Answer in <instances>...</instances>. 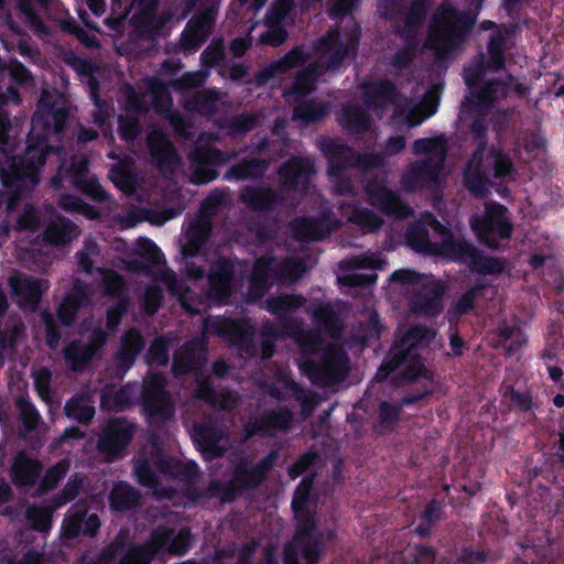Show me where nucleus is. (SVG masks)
<instances>
[{"instance_id": "nucleus-1", "label": "nucleus", "mask_w": 564, "mask_h": 564, "mask_svg": "<svg viewBox=\"0 0 564 564\" xmlns=\"http://www.w3.org/2000/svg\"><path fill=\"white\" fill-rule=\"evenodd\" d=\"M69 117V109L57 98L47 91L41 94L23 153L3 151L0 155V181L10 192L9 207L30 197L40 184L47 156L62 150Z\"/></svg>"}, {"instance_id": "nucleus-2", "label": "nucleus", "mask_w": 564, "mask_h": 564, "mask_svg": "<svg viewBox=\"0 0 564 564\" xmlns=\"http://www.w3.org/2000/svg\"><path fill=\"white\" fill-rule=\"evenodd\" d=\"M278 457V449H271L254 464L246 456L239 457L232 466L229 480H210L203 497L218 498L221 503H231L245 492L257 490L267 480Z\"/></svg>"}, {"instance_id": "nucleus-3", "label": "nucleus", "mask_w": 564, "mask_h": 564, "mask_svg": "<svg viewBox=\"0 0 564 564\" xmlns=\"http://www.w3.org/2000/svg\"><path fill=\"white\" fill-rule=\"evenodd\" d=\"M476 17L444 2L434 12L429 30L430 43L438 48L456 50L468 39Z\"/></svg>"}, {"instance_id": "nucleus-4", "label": "nucleus", "mask_w": 564, "mask_h": 564, "mask_svg": "<svg viewBox=\"0 0 564 564\" xmlns=\"http://www.w3.org/2000/svg\"><path fill=\"white\" fill-rule=\"evenodd\" d=\"M360 40L361 26L354 18L343 26H330L315 44V48L321 55H328L326 58L319 57L323 68L325 70L335 72L338 70L346 61L356 59Z\"/></svg>"}, {"instance_id": "nucleus-5", "label": "nucleus", "mask_w": 564, "mask_h": 564, "mask_svg": "<svg viewBox=\"0 0 564 564\" xmlns=\"http://www.w3.org/2000/svg\"><path fill=\"white\" fill-rule=\"evenodd\" d=\"M509 209L498 203L485 204L482 214H473L469 227L477 241L492 251H502L513 232V224L508 218Z\"/></svg>"}, {"instance_id": "nucleus-6", "label": "nucleus", "mask_w": 564, "mask_h": 564, "mask_svg": "<svg viewBox=\"0 0 564 564\" xmlns=\"http://www.w3.org/2000/svg\"><path fill=\"white\" fill-rule=\"evenodd\" d=\"M436 257L454 263L466 264L471 272L481 275H498L506 269L503 258L487 256L473 242L455 236L438 242Z\"/></svg>"}, {"instance_id": "nucleus-7", "label": "nucleus", "mask_w": 564, "mask_h": 564, "mask_svg": "<svg viewBox=\"0 0 564 564\" xmlns=\"http://www.w3.org/2000/svg\"><path fill=\"white\" fill-rule=\"evenodd\" d=\"M349 362V356L343 347L329 344L318 359H307L303 362V371L312 383L326 388L347 378Z\"/></svg>"}, {"instance_id": "nucleus-8", "label": "nucleus", "mask_w": 564, "mask_h": 564, "mask_svg": "<svg viewBox=\"0 0 564 564\" xmlns=\"http://www.w3.org/2000/svg\"><path fill=\"white\" fill-rule=\"evenodd\" d=\"M321 151L330 162V173L341 175L344 171L357 167L362 171H371L383 166L382 153H358L350 145L336 139H327L321 142Z\"/></svg>"}, {"instance_id": "nucleus-9", "label": "nucleus", "mask_w": 564, "mask_h": 564, "mask_svg": "<svg viewBox=\"0 0 564 564\" xmlns=\"http://www.w3.org/2000/svg\"><path fill=\"white\" fill-rule=\"evenodd\" d=\"M135 424L124 416H113L100 426L96 448L107 463L126 455L135 434Z\"/></svg>"}, {"instance_id": "nucleus-10", "label": "nucleus", "mask_w": 564, "mask_h": 564, "mask_svg": "<svg viewBox=\"0 0 564 564\" xmlns=\"http://www.w3.org/2000/svg\"><path fill=\"white\" fill-rule=\"evenodd\" d=\"M238 279L234 261L226 257H218L209 264L207 285L204 291L209 304L215 306L228 305L237 293Z\"/></svg>"}, {"instance_id": "nucleus-11", "label": "nucleus", "mask_w": 564, "mask_h": 564, "mask_svg": "<svg viewBox=\"0 0 564 564\" xmlns=\"http://www.w3.org/2000/svg\"><path fill=\"white\" fill-rule=\"evenodd\" d=\"M323 539L315 534V525L307 520L301 530H296L292 542L283 550V564H318L323 554Z\"/></svg>"}, {"instance_id": "nucleus-12", "label": "nucleus", "mask_w": 564, "mask_h": 564, "mask_svg": "<svg viewBox=\"0 0 564 564\" xmlns=\"http://www.w3.org/2000/svg\"><path fill=\"white\" fill-rule=\"evenodd\" d=\"M235 156V152H225L209 144L195 145L188 154L193 167V183L203 185L216 180L219 175L216 167Z\"/></svg>"}, {"instance_id": "nucleus-13", "label": "nucleus", "mask_w": 564, "mask_h": 564, "mask_svg": "<svg viewBox=\"0 0 564 564\" xmlns=\"http://www.w3.org/2000/svg\"><path fill=\"white\" fill-rule=\"evenodd\" d=\"M160 2L161 0H131L122 18L134 8L135 11L130 19L131 25L140 35L155 39L162 34L166 23L172 19L169 12L158 13Z\"/></svg>"}, {"instance_id": "nucleus-14", "label": "nucleus", "mask_w": 564, "mask_h": 564, "mask_svg": "<svg viewBox=\"0 0 564 564\" xmlns=\"http://www.w3.org/2000/svg\"><path fill=\"white\" fill-rule=\"evenodd\" d=\"M365 193L369 205L386 216L403 219L413 214L412 208L401 196L387 186L384 177L369 180L365 185Z\"/></svg>"}, {"instance_id": "nucleus-15", "label": "nucleus", "mask_w": 564, "mask_h": 564, "mask_svg": "<svg viewBox=\"0 0 564 564\" xmlns=\"http://www.w3.org/2000/svg\"><path fill=\"white\" fill-rule=\"evenodd\" d=\"M444 167L443 159L429 156L412 162L403 172L400 185L405 193L430 189L438 183L440 173Z\"/></svg>"}, {"instance_id": "nucleus-16", "label": "nucleus", "mask_w": 564, "mask_h": 564, "mask_svg": "<svg viewBox=\"0 0 564 564\" xmlns=\"http://www.w3.org/2000/svg\"><path fill=\"white\" fill-rule=\"evenodd\" d=\"M11 297L20 308L35 311L48 290V281L21 273L19 271L10 275L8 280Z\"/></svg>"}, {"instance_id": "nucleus-17", "label": "nucleus", "mask_w": 564, "mask_h": 564, "mask_svg": "<svg viewBox=\"0 0 564 564\" xmlns=\"http://www.w3.org/2000/svg\"><path fill=\"white\" fill-rule=\"evenodd\" d=\"M445 289L443 281L432 278L427 279L413 293L410 301L411 311L421 316H438L443 311Z\"/></svg>"}, {"instance_id": "nucleus-18", "label": "nucleus", "mask_w": 564, "mask_h": 564, "mask_svg": "<svg viewBox=\"0 0 564 564\" xmlns=\"http://www.w3.org/2000/svg\"><path fill=\"white\" fill-rule=\"evenodd\" d=\"M338 220L332 212L323 213L319 217L302 216L291 224L295 240L301 242L322 241L337 227Z\"/></svg>"}, {"instance_id": "nucleus-19", "label": "nucleus", "mask_w": 564, "mask_h": 564, "mask_svg": "<svg viewBox=\"0 0 564 564\" xmlns=\"http://www.w3.org/2000/svg\"><path fill=\"white\" fill-rule=\"evenodd\" d=\"M294 415L288 406L263 411L253 421L245 426L247 438L253 436L271 437L278 431H288L291 427Z\"/></svg>"}, {"instance_id": "nucleus-20", "label": "nucleus", "mask_w": 564, "mask_h": 564, "mask_svg": "<svg viewBox=\"0 0 564 564\" xmlns=\"http://www.w3.org/2000/svg\"><path fill=\"white\" fill-rule=\"evenodd\" d=\"M151 542L161 554L183 556L191 550L194 535L187 527L175 531L173 528L159 525L151 531Z\"/></svg>"}, {"instance_id": "nucleus-21", "label": "nucleus", "mask_w": 564, "mask_h": 564, "mask_svg": "<svg viewBox=\"0 0 564 564\" xmlns=\"http://www.w3.org/2000/svg\"><path fill=\"white\" fill-rule=\"evenodd\" d=\"M217 9L210 6L194 14L181 34V44L185 50H198L212 35L216 21Z\"/></svg>"}, {"instance_id": "nucleus-22", "label": "nucleus", "mask_w": 564, "mask_h": 564, "mask_svg": "<svg viewBox=\"0 0 564 564\" xmlns=\"http://www.w3.org/2000/svg\"><path fill=\"white\" fill-rule=\"evenodd\" d=\"M207 346L202 339L186 341L174 354L172 364L173 375L181 377L202 371L207 364Z\"/></svg>"}, {"instance_id": "nucleus-23", "label": "nucleus", "mask_w": 564, "mask_h": 564, "mask_svg": "<svg viewBox=\"0 0 564 564\" xmlns=\"http://www.w3.org/2000/svg\"><path fill=\"white\" fill-rule=\"evenodd\" d=\"M149 154L162 172H174L181 164V156L174 144L162 130H153L147 135Z\"/></svg>"}, {"instance_id": "nucleus-24", "label": "nucleus", "mask_w": 564, "mask_h": 564, "mask_svg": "<svg viewBox=\"0 0 564 564\" xmlns=\"http://www.w3.org/2000/svg\"><path fill=\"white\" fill-rule=\"evenodd\" d=\"M240 200L254 213H272L284 203L283 194L270 186L247 185L240 191Z\"/></svg>"}, {"instance_id": "nucleus-25", "label": "nucleus", "mask_w": 564, "mask_h": 564, "mask_svg": "<svg viewBox=\"0 0 564 564\" xmlns=\"http://www.w3.org/2000/svg\"><path fill=\"white\" fill-rule=\"evenodd\" d=\"M501 404L509 412L522 414L523 417L536 419L535 412L540 408V401L533 397L530 389L519 390L513 384L502 383L499 388Z\"/></svg>"}, {"instance_id": "nucleus-26", "label": "nucleus", "mask_w": 564, "mask_h": 564, "mask_svg": "<svg viewBox=\"0 0 564 564\" xmlns=\"http://www.w3.org/2000/svg\"><path fill=\"white\" fill-rule=\"evenodd\" d=\"M215 330L238 350L253 349L254 327L247 321L225 318L215 325Z\"/></svg>"}, {"instance_id": "nucleus-27", "label": "nucleus", "mask_w": 564, "mask_h": 564, "mask_svg": "<svg viewBox=\"0 0 564 564\" xmlns=\"http://www.w3.org/2000/svg\"><path fill=\"white\" fill-rule=\"evenodd\" d=\"M399 96L397 85L389 78L367 80L362 85V99L369 109L383 110Z\"/></svg>"}, {"instance_id": "nucleus-28", "label": "nucleus", "mask_w": 564, "mask_h": 564, "mask_svg": "<svg viewBox=\"0 0 564 564\" xmlns=\"http://www.w3.org/2000/svg\"><path fill=\"white\" fill-rule=\"evenodd\" d=\"M194 442L205 460H213L225 455L226 448L220 445L224 432L216 425L197 424L194 426Z\"/></svg>"}, {"instance_id": "nucleus-29", "label": "nucleus", "mask_w": 564, "mask_h": 564, "mask_svg": "<svg viewBox=\"0 0 564 564\" xmlns=\"http://www.w3.org/2000/svg\"><path fill=\"white\" fill-rule=\"evenodd\" d=\"M306 299L301 294H281L267 300V310L276 315L279 324L285 330H299V324L288 316L304 306Z\"/></svg>"}, {"instance_id": "nucleus-30", "label": "nucleus", "mask_w": 564, "mask_h": 564, "mask_svg": "<svg viewBox=\"0 0 564 564\" xmlns=\"http://www.w3.org/2000/svg\"><path fill=\"white\" fill-rule=\"evenodd\" d=\"M42 470L43 465L39 459L20 452L11 467L12 482L19 489H30L37 482Z\"/></svg>"}, {"instance_id": "nucleus-31", "label": "nucleus", "mask_w": 564, "mask_h": 564, "mask_svg": "<svg viewBox=\"0 0 564 564\" xmlns=\"http://www.w3.org/2000/svg\"><path fill=\"white\" fill-rule=\"evenodd\" d=\"M497 558L490 550H474L471 546L457 549L455 543H449L440 555L437 564H487L496 562Z\"/></svg>"}, {"instance_id": "nucleus-32", "label": "nucleus", "mask_w": 564, "mask_h": 564, "mask_svg": "<svg viewBox=\"0 0 564 564\" xmlns=\"http://www.w3.org/2000/svg\"><path fill=\"white\" fill-rule=\"evenodd\" d=\"M315 479V474H311L305 476L300 484L296 486L292 501L291 509L294 513V517L300 521L296 530H301L307 520H311L315 525V534H319L317 532V523L315 519V513L312 512L308 507L310 496L313 489V484Z\"/></svg>"}, {"instance_id": "nucleus-33", "label": "nucleus", "mask_w": 564, "mask_h": 564, "mask_svg": "<svg viewBox=\"0 0 564 564\" xmlns=\"http://www.w3.org/2000/svg\"><path fill=\"white\" fill-rule=\"evenodd\" d=\"M141 492L126 480H117L108 494L109 508L115 513L130 511L141 503Z\"/></svg>"}, {"instance_id": "nucleus-34", "label": "nucleus", "mask_w": 564, "mask_h": 564, "mask_svg": "<svg viewBox=\"0 0 564 564\" xmlns=\"http://www.w3.org/2000/svg\"><path fill=\"white\" fill-rule=\"evenodd\" d=\"M145 341L137 328H130L123 333L120 339V347L115 355V361L119 369L129 370L144 348Z\"/></svg>"}, {"instance_id": "nucleus-35", "label": "nucleus", "mask_w": 564, "mask_h": 564, "mask_svg": "<svg viewBox=\"0 0 564 564\" xmlns=\"http://www.w3.org/2000/svg\"><path fill=\"white\" fill-rule=\"evenodd\" d=\"M315 172L314 163L301 156H293L279 167L282 185L288 191H295L302 177H308Z\"/></svg>"}, {"instance_id": "nucleus-36", "label": "nucleus", "mask_w": 564, "mask_h": 564, "mask_svg": "<svg viewBox=\"0 0 564 564\" xmlns=\"http://www.w3.org/2000/svg\"><path fill=\"white\" fill-rule=\"evenodd\" d=\"M195 397L210 408L221 411H231L237 406L234 393L229 390L217 391L208 377L197 381Z\"/></svg>"}, {"instance_id": "nucleus-37", "label": "nucleus", "mask_w": 564, "mask_h": 564, "mask_svg": "<svg viewBox=\"0 0 564 564\" xmlns=\"http://www.w3.org/2000/svg\"><path fill=\"white\" fill-rule=\"evenodd\" d=\"M517 24H501L499 31L489 37L487 44L488 59L486 67L492 72H499L506 66L505 47L507 37L514 33Z\"/></svg>"}, {"instance_id": "nucleus-38", "label": "nucleus", "mask_w": 564, "mask_h": 564, "mask_svg": "<svg viewBox=\"0 0 564 564\" xmlns=\"http://www.w3.org/2000/svg\"><path fill=\"white\" fill-rule=\"evenodd\" d=\"M429 9V0L411 1L403 19V26L398 32L402 40H416L419 32L426 21Z\"/></svg>"}, {"instance_id": "nucleus-39", "label": "nucleus", "mask_w": 564, "mask_h": 564, "mask_svg": "<svg viewBox=\"0 0 564 564\" xmlns=\"http://www.w3.org/2000/svg\"><path fill=\"white\" fill-rule=\"evenodd\" d=\"M270 159H242L231 165L224 174L226 181H247L262 178L269 169Z\"/></svg>"}, {"instance_id": "nucleus-40", "label": "nucleus", "mask_w": 564, "mask_h": 564, "mask_svg": "<svg viewBox=\"0 0 564 564\" xmlns=\"http://www.w3.org/2000/svg\"><path fill=\"white\" fill-rule=\"evenodd\" d=\"M141 247L140 258L130 260L128 269L133 273L150 275L155 268L165 262L164 254L151 239L145 238Z\"/></svg>"}, {"instance_id": "nucleus-41", "label": "nucleus", "mask_w": 564, "mask_h": 564, "mask_svg": "<svg viewBox=\"0 0 564 564\" xmlns=\"http://www.w3.org/2000/svg\"><path fill=\"white\" fill-rule=\"evenodd\" d=\"M77 226L66 217H57L47 224L42 239L52 246H64L77 235Z\"/></svg>"}, {"instance_id": "nucleus-42", "label": "nucleus", "mask_w": 564, "mask_h": 564, "mask_svg": "<svg viewBox=\"0 0 564 564\" xmlns=\"http://www.w3.org/2000/svg\"><path fill=\"white\" fill-rule=\"evenodd\" d=\"M474 99H467L465 106H477L490 109L502 97L506 96V85L499 79H489L473 91Z\"/></svg>"}, {"instance_id": "nucleus-43", "label": "nucleus", "mask_w": 564, "mask_h": 564, "mask_svg": "<svg viewBox=\"0 0 564 564\" xmlns=\"http://www.w3.org/2000/svg\"><path fill=\"white\" fill-rule=\"evenodd\" d=\"M66 366L76 373L83 372L96 358L80 339H73L63 349Z\"/></svg>"}, {"instance_id": "nucleus-44", "label": "nucleus", "mask_w": 564, "mask_h": 564, "mask_svg": "<svg viewBox=\"0 0 564 564\" xmlns=\"http://www.w3.org/2000/svg\"><path fill=\"white\" fill-rule=\"evenodd\" d=\"M487 288L488 283L486 281L477 280L459 297L456 299L448 310V315L453 318H459L471 313L475 308L477 299L484 295Z\"/></svg>"}, {"instance_id": "nucleus-45", "label": "nucleus", "mask_w": 564, "mask_h": 564, "mask_svg": "<svg viewBox=\"0 0 564 564\" xmlns=\"http://www.w3.org/2000/svg\"><path fill=\"white\" fill-rule=\"evenodd\" d=\"M64 413L68 419L75 420L79 424L89 425L95 417L96 409L88 395L78 393L66 401Z\"/></svg>"}, {"instance_id": "nucleus-46", "label": "nucleus", "mask_w": 564, "mask_h": 564, "mask_svg": "<svg viewBox=\"0 0 564 564\" xmlns=\"http://www.w3.org/2000/svg\"><path fill=\"white\" fill-rule=\"evenodd\" d=\"M142 409L150 419H169L173 414L170 393H141Z\"/></svg>"}, {"instance_id": "nucleus-47", "label": "nucleus", "mask_w": 564, "mask_h": 564, "mask_svg": "<svg viewBox=\"0 0 564 564\" xmlns=\"http://www.w3.org/2000/svg\"><path fill=\"white\" fill-rule=\"evenodd\" d=\"M410 356L411 354L408 351V348L394 341L375 375L376 381H386L391 373L408 362Z\"/></svg>"}, {"instance_id": "nucleus-48", "label": "nucleus", "mask_w": 564, "mask_h": 564, "mask_svg": "<svg viewBox=\"0 0 564 564\" xmlns=\"http://www.w3.org/2000/svg\"><path fill=\"white\" fill-rule=\"evenodd\" d=\"M161 554L151 542V534L143 544L131 542L128 544L124 555L119 564H151L156 555Z\"/></svg>"}, {"instance_id": "nucleus-49", "label": "nucleus", "mask_w": 564, "mask_h": 564, "mask_svg": "<svg viewBox=\"0 0 564 564\" xmlns=\"http://www.w3.org/2000/svg\"><path fill=\"white\" fill-rule=\"evenodd\" d=\"M339 124L351 134L365 133L370 129L369 116L357 106H347L343 109Z\"/></svg>"}, {"instance_id": "nucleus-50", "label": "nucleus", "mask_w": 564, "mask_h": 564, "mask_svg": "<svg viewBox=\"0 0 564 564\" xmlns=\"http://www.w3.org/2000/svg\"><path fill=\"white\" fill-rule=\"evenodd\" d=\"M420 378L433 379L432 372L425 367L419 354H411L404 369L393 378L395 386L414 383Z\"/></svg>"}, {"instance_id": "nucleus-51", "label": "nucleus", "mask_w": 564, "mask_h": 564, "mask_svg": "<svg viewBox=\"0 0 564 564\" xmlns=\"http://www.w3.org/2000/svg\"><path fill=\"white\" fill-rule=\"evenodd\" d=\"M273 270V258H258L250 274V289L259 294L269 290L272 284L271 272Z\"/></svg>"}, {"instance_id": "nucleus-52", "label": "nucleus", "mask_w": 564, "mask_h": 564, "mask_svg": "<svg viewBox=\"0 0 564 564\" xmlns=\"http://www.w3.org/2000/svg\"><path fill=\"white\" fill-rule=\"evenodd\" d=\"M24 333L25 326L20 317L10 316L4 323L0 321V354L14 349Z\"/></svg>"}, {"instance_id": "nucleus-53", "label": "nucleus", "mask_w": 564, "mask_h": 564, "mask_svg": "<svg viewBox=\"0 0 564 564\" xmlns=\"http://www.w3.org/2000/svg\"><path fill=\"white\" fill-rule=\"evenodd\" d=\"M313 321L322 327L330 338L338 339L343 333V323L329 305H322L313 312Z\"/></svg>"}, {"instance_id": "nucleus-54", "label": "nucleus", "mask_w": 564, "mask_h": 564, "mask_svg": "<svg viewBox=\"0 0 564 564\" xmlns=\"http://www.w3.org/2000/svg\"><path fill=\"white\" fill-rule=\"evenodd\" d=\"M408 245L417 252L436 256L438 252V242L430 239L429 230L421 226H412L405 234Z\"/></svg>"}, {"instance_id": "nucleus-55", "label": "nucleus", "mask_w": 564, "mask_h": 564, "mask_svg": "<svg viewBox=\"0 0 564 564\" xmlns=\"http://www.w3.org/2000/svg\"><path fill=\"white\" fill-rule=\"evenodd\" d=\"M402 410L399 404L381 401L378 404V424L376 431L380 434L392 432L401 420Z\"/></svg>"}, {"instance_id": "nucleus-56", "label": "nucleus", "mask_w": 564, "mask_h": 564, "mask_svg": "<svg viewBox=\"0 0 564 564\" xmlns=\"http://www.w3.org/2000/svg\"><path fill=\"white\" fill-rule=\"evenodd\" d=\"M327 112L328 106L326 104L318 102L315 99H308L295 106L293 116L305 124H312L323 120Z\"/></svg>"}, {"instance_id": "nucleus-57", "label": "nucleus", "mask_w": 564, "mask_h": 564, "mask_svg": "<svg viewBox=\"0 0 564 564\" xmlns=\"http://www.w3.org/2000/svg\"><path fill=\"white\" fill-rule=\"evenodd\" d=\"M87 512L86 506L77 505L65 514L61 528L63 538L74 540L83 534V524Z\"/></svg>"}, {"instance_id": "nucleus-58", "label": "nucleus", "mask_w": 564, "mask_h": 564, "mask_svg": "<svg viewBox=\"0 0 564 564\" xmlns=\"http://www.w3.org/2000/svg\"><path fill=\"white\" fill-rule=\"evenodd\" d=\"M286 333L295 336L303 354L315 355L324 345V338L319 329L304 330L299 326V330H286Z\"/></svg>"}, {"instance_id": "nucleus-59", "label": "nucleus", "mask_w": 564, "mask_h": 564, "mask_svg": "<svg viewBox=\"0 0 564 564\" xmlns=\"http://www.w3.org/2000/svg\"><path fill=\"white\" fill-rule=\"evenodd\" d=\"M68 470L69 463L66 459H62L54 466L47 468L39 482L37 491L40 494H45L55 489L58 482L66 476Z\"/></svg>"}, {"instance_id": "nucleus-60", "label": "nucleus", "mask_w": 564, "mask_h": 564, "mask_svg": "<svg viewBox=\"0 0 564 564\" xmlns=\"http://www.w3.org/2000/svg\"><path fill=\"white\" fill-rule=\"evenodd\" d=\"M349 220L368 232H376L383 225L382 218L367 207H354Z\"/></svg>"}, {"instance_id": "nucleus-61", "label": "nucleus", "mask_w": 564, "mask_h": 564, "mask_svg": "<svg viewBox=\"0 0 564 564\" xmlns=\"http://www.w3.org/2000/svg\"><path fill=\"white\" fill-rule=\"evenodd\" d=\"M219 93L216 89L197 91L188 102L192 110L204 115H213L217 110Z\"/></svg>"}, {"instance_id": "nucleus-62", "label": "nucleus", "mask_w": 564, "mask_h": 564, "mask_svg": "<svg viewBox=\"0 0 564 564\" xmlns=\"http://www.w3.org/2000/svg\"><path fill=\"white\" fill-rule=\"evenodd\" d=\"M469 131L476 143L473 159L481 161L488 145V124L486 119L484 117L475 118L470 123Z\"/></svg>"}, {"instance_id": "nucleus-63", "label": "nucleus", "mask_w": 564, "mask_h": 564, "mask_svg": "<svg viewBox=\"0 0 564 564\" xmlns=\"http://www.w3.org/2000/svg\"><path fill=\"white\" fill-rule=\"evenodd\" d=\"M498 336L505 341H510L507 354L513 355L524 343V336L517 324H509L503 321L497 327Z\"/></svg>"}, {"instance_id": "nucleus-64", "label": "nucleus", "mask_w": 564, "mask_h": 564, "mask_svg": "<svg viewBox=\"0 0 564 564\" xmlns=\"http://www.w3.org/2000/svg\"><path fill=\"white\" fill-rule=\"evenodd\" d=\"M463 182L475 196L485 197L489 193L488 178L480 167L465 171Z\"/></svg>"}]
</instances>
